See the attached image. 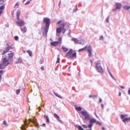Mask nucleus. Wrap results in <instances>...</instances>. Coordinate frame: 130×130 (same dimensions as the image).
I'll return each instance as SVG.
<instances>
[{"label":"nucleus","mask_w":130,"mask_h":130,"mask_svg":"<svg viewBox=\"0 0 130 130\" xmlns=\"http://www.w3.org/2000/svg\"><path fill=\"white\" fill-rule=\"evenodd\" d=\"M41 69L42 70H44V68L43 66H42L41 67Z\"/></svg>","instance_id":"3c124183"},{"label":"nucleus","mask_w":130,"mask_h":130,"mask_svg":"<svg viewBox=\"0 0 130 130\" xmlns=\"http://www.w3.org/2000/svg\"><path fill=\"white\" fill-rule=\"evenodd\" d=\"M43 125H44V126H45V123H43Z\"/></svg>","instance_id":"774afa93"},{"label":"nucleus","mask_w":130,"mask_h":130,"mask_svg":"<svg viewBox=\"0 0 130 130\" xmlns=\"http://www.w3.org/2000/svg\"><path fill=\"white\" fill-rule=\"evenodd\" d=\"M19 4H18V2L15 5L14 7L15 8H18L19 7Z\"/></svg>","instance_id":"c756f323"},{"label":"nucleus","mask_w":130,"mask_h":130,"mask_svg":"<svg viewBox=\"0 0 130 130\" xmlns=\"http://www.w3.org/2000/svg\"><path fill=\"white\" fill-rule=\"evenodd\" d=\"M81 113L83 116H85L88 114L87 112L85 111H82L81 112Z\"/></svg>","instance_id":"b1692460"},{"label":"nucleus","mask_w":130,"mask_h":130,"mask_svg":"<svg viewBox=\"0 0 130 130\" xmlns=\"http://www.w3.org/2000/svg\"><path fill=\"white\" fill-rule=\"evenodd\" d=\"M72 40L75 43L77 44L79 43V44H83L84 42H85V41L83 40H81L80 42H78V40L76 38H72Z\"/></svg>","instance_id":"423d86ee"},{"label":"nucleus","mask_w":130,"mask_h":130,"mask_svg":"<svg viewBox=\"0 0 130 130\" xmlns=\"http://www.w3.org/2000/svg\"><path fill=\"white\" fill-rule=\"evenodd\" d=\"M109 73L110 75L114 79H115V78H114V77L112 75L111 73L109 71Z\"/></svg>","instance_id":"ea45409f"},{"label":"nucleus","mask_w":130,"mask_h":130,"mask_svg":"<svg viewBox=\"0 0 130 130\" xmlns=\"http://www.w3.org/2000/svg\"><path fill=\"white\" fill-rule=\"evenodd\" d=\"M120 87L121 88H122V89H124L125 88V87L124 86H120Z\"/></svg>","instance_id":"5fc2aeb1"},{"label":"nucleus","mask_w":130,"mask_h":130,"mask_svg":"<svg viewBox=\"0 0 130 130\" xmlns=\"http://www.w3.org/2000/svg\"><path fill=\"white\" fill-rule=\"evenodd\" d=\"M99 101H100V102H102V100L100 98Z\"/></svg>","instance_id":"4d7b16f0"},{"label":"nucleus","mask_w":130,"mask_h":130,"mask_svg":"<svg viewBox=\"0 0 130 130\" xmlns=\"http://www.w3.org/2000/svg\"><path fill=\"white\" fill-rule=\"evenodd\" d=\"M128 93L129 94H130V88H129V90L128 91Z\"/></svg>","instance_id":"864d4df0"},{"label":"nucleus","mask_w":130,"mask_h":130,"mask_svg":"<svg viewBox=\"0 0 130 130\" xmlns=\"http://www.w3.org/2000/svg\"><path fill=\"white\" fill-rule=\"evenodd\" d=\"M82 126L84 127L85 128H87L88 127L86 125H82Z\"/></svg>","instance_id":"de8ad7c7"},{"label":"nucleus","mask_w":130,"mask_h":130,"mask_svg":"<svg viewBox=\"0 0 130 130\" xmlns=\"http://www.w3.org/2000/svg\"><path fill=\"white\" fill-rule=\"evenodd\" d=\"M3 123L4 124H5L6 126H8V124L7 123L6 121L5 120H4V121Z\"/></svg>","instance_id":"72a5a7b5"},{"label":"nucleus","mask_w":130,"mask_h":130,"mask_svg":"<svg viewBox=\"0 0 130 130\" xmlns=\"http://www.w3.org/2000/svg\"><path fill=\"white\" fill-rule=\"evenodd\" d=\"M55 94L57 96L59 97L60 95L57 93H55Z\"/></svg>","instance_id":"09e8293b"},{"label":"nucleus","mask_w":130,"mask_h":130,"mask_svg":"<svg viewBox=\"0 0 130 130\" xmlns=\"http://www.w3.org/2000/svg\"><path fill=\"white\" fill-rule=\"evenodd\" d=\"M96 124H98L99 125H101V124L100 122L97 121L96 122Z\"/></svg>","instance_id":"79ce46f5"},{"label":"nucleus","mask_w":130,"mask_h":130,"mask_svg":"<svg viewBox=\"0 0 130 130\" xmlns=\"http://www.w3.org/2000/svg\"><path fill=\"white\" fill-rule=\"evenodd\" d=\"M109 73L110 75L114 79H115V78H114V77L112 75L111 73L109 71Z\"/></svg>","instance_id":"4c0bfd02"},{"label":"nucleus","mask_w":130,"mask_h":130,"mask_svg":"<svg viewBox=\"0 0 130 130\" xmlns=\"http://www.w3.org/2000/svg\"><path fill=\"white\" fill-rule=\"evenodd\" d=\"M43 22L45 24V27L44 29L43 34V36H46L50 24V19L47 18H44Z\"/></svg>","instance_id":"f03ea898"},{"label":"nucleus","mask_w":130,"mask_h":130,"mask_svg":"<svg viewBox=\"0 0 130 130\" xmlns=\"http://www.w3.org/2000/svg\"><path fill=\"white\" fill-rule=\"evenodd\" d=\"M20 14V11H18L17 13L16 14V17H17V19L19 20L20 19H19V16Z\"/></svg>","instance_id":"2eb2a0df"},{"label":"nucleus","mask_w":130,"mask_h":130,"mask_svg":"<svg viewBox=\"0 0 130 130\" xmlns=\"http://www.w3.org/2000/svg\"><path fill=\"white\" fill-rule=\"evenodd\" d=\"M30 1H28L27 3H26L25 4V5H26L27 4H28V3H30Z\"/></svg>","instance_id":"603ef678"},{"label":"nucleus","mask_w":130,"mask_h":130,"mask_svg":"<svg viewBox=\"0 0 130 130\" xmlns=\"http://www.w3.org/2000/svg\"><path fill=\"white\" fill-rule=\"evenodd\" d=\"M109 17L107 18L106 20V22H107L108 23L109 22Z\"/></svg>","instance_id":"8fccbe9b"},{"label":"nucleus","mask_w":130,"mask_h":130,"mask_svg":"<svg viewBox=\"0 0 130 130\" xmlns=\"http://www.w3.org/2000/svg\"><path fill=\"white\" fill-rule=\"evenodd\" d=\"M116 9H120L121 7V5L120 3H117L116 4Z\"/></svg>","instance_id":"f8f14e48"},{"label":"nucleus","mask_w":130,"mask_h":130,"mask_svg":"<svg viewBox=\"0 0 130 130\" xmlns=\"http://www.w3.org/2000/svg\"><path fill=\"white\" fill-rule=\"evenodd\" d=\"M60 23V24L59 27L56 29V35L59 37L60 34L61 32V31L62 30L63 33L64 34L66 30H67L69 28L68 24L66 22H63V21L60 20L57 23V24H58Z\"/></svg>","instance_id":"f257e3e1"},{"label":"nucleus","mask_w":130,"mask_h":130,"mask_svg":"<svg viewBox=\"0 0 130 130\" xmlns=\"http://www.w3.org/2000/svg\"><path fill=\"white\" fill-rule=\"evenodd\" d=\"M6 66L2 63L0 64V69H3L5 68Z\"/></svg>","instance_id":"6ab92c4d"},{"label":"nucleus","mask_w":130,"mask_h":130,"mask_svg":"<svg viewBox=\"0 0 130 130\" xmlns=\"http://www.w3.org/2000/svg\"><path fill=\"white\" fill-rule=\"evenodd\" d=\"M123 8L125 9L128 10L130 8V6L129 7H127L126 6H125L123 7Z\"/></svg>","instance_id":"a878e982"},{"label":"nucleus","mask_w":130,"mask_h":130,"mask_svg":"<svg viewBox=\"0 0 130 130\" xmlns=\"http://www.w3.org/2000/svg\"><path fill=\"white\" fill-rule=\"evenodd\" d=\"M102 128L103 130H104L105 129V128L104 127H102Z\"/></svg>","instance_id":"338daca9"},{"label":"nucleus","mask_w":130,"mask_h":130,"mask_svg":"<svg viewBox=\"0 0 130 130\" xmlns=\"http://www.w3.org/2000/svg\"><path fill=\"white\" fill-rule=\"evenodd\" d=\"M129 120V118H126L123 119L122 121L124 123H125L126 122H128V121Z\"/></svg>","instance_id":"412c9836"},{"label":"nucleus","mask_w":130,"mask_h":130,"mask_svg":"<svg viewBox=\"0 0 130 130\" xmlns=\"http://www.w3.org/2000/svg\"><path fill=\"white\" fill-rule=\"evenodd\" d=\"M104 104H102L101 105V106L102 107V108H104Z\"/></svg>","instance_id":"6e6d98bb"},{"label":"nucleus","mask_w":130,"mask_h":130,"mask_svg":"<svg viewBox=\"0 0 130 130\" xmlns=\"http://www.w3.org/2000/svg\"><path fill=\"white\" fill-rule=\"evenodd\" d=\"M93 97V96L92 95H90L89 96V97L90 98H91V97Z\"/></svg>","instance_id":"e2e57ef3"},{"label":"nucleus","mask_w":130,"mask_h":130,"mask_svg":"<svg viewBox=\"0 0 130 130\" xmlns=\"http://www.w3.org/2000/svg\"><path fill=\"white\" fill-rule=\"evenodd\" d=\"M50 43L52 46H56L59 44V42L57 41H55L51 42Z\"/></svg>","instance_id":"9b49d317"},{"label":"nucleus","mask_w":130,"mask_h":130,"mask_svg":"<svg viewBox=\"0 0 130 130\" xmlns=\"http://www.w3.org/2000/svg\"><path fill=\"white\" fill-rule=\"evenodd\" d=\"M8 47H6L5 50L3 51V53L2 54V55H5V53L8 52L10 49H12L13 48V45L10 43H8L7 44Z\"/></svg>","instance_id":"7ed1b4c3"},{"label":"nucleus","mask_w":130,"mask_h":130,"mask_svg":"<svg viewBox=\"0 0 130 130\" xmlns=\"http://www.w3.org/2000/svg\"><path fill=\"white\" fill-rule=\"evenodd\" d=\"M9 59L6 57L3 59L2 63L6 66L9 63Z\"/></svg>","instance_id":"0eeeda50"},{"label":"nucleus","mask_w":130,"mask_h":130,"mask_svg":"<svg viewBox=\"0 0 130 130\" xmlns=\"http://www.w3.org/2000/svg\"><path fill=\"white\" fill-rule=\"evenodd\" d=\"M96 67L99 72L101 73H103V69L101 66L100 64L97 63L96 64Z\"/></svg>","instance_id":"39448f33"},{"label":"nucleus","mask_w":130,"mask_h":130,"mask_svg":"<svg viewBox=\"0 0 130 130\" xmlns=\"http://www.w3.org/2000/svg\"><path fill=\"white\" fill-rule=\"evenodd\" d=\"M21 90L20 89H18L16 91V93L17 94H18L20 91Z\"/></svg>","instance_id":"7c9ffc66"},{"label":"nucleus","mask_w":130,"mask_h":130,"mask_svg":"<svg viewBox=\"0 0 130 130\" xmlns=\"http://www.w3.org/2000/svg\"><path fill=\"white\" fill-rule=\"evenodd\" d=\"M5 7L4 5H2L0 7V15L3 13L2 11L4 10Z\"/></svg>","instance_id":"4468645a"},{"label":"nucleus","mask_w":130,"mask_h":130,"mask_svg":"<svg viewBox=\"0 0 130 130\" xmlns=\"http://www.w3.org/2000/svg\"><path fill=\"white\" fill-rule=\"evenodd\" d=\"M76 109V110L80 111L82 109L80 107H78L75 108Z\"/></svg>","instance_id":"c85d7f7f"},{"label":"nucleus","mask_w":130,"mask_h":130,"mask_svg":"<svg viewBox=\"0 0 130 130\" xmlns=\"http://www.w3.org/2000/svg\"><path fill=\"white\" fill-rule=\"evenodd\" d=\"M21 30L22 31L23 33H25L26 31V28L25 26L23 28H21Z\"/></svg>","instance_id":"f3484780"},{"label":"nucleus","mask_w":130,"mask_h":130,"mask_svg":"<svg viewBox=\"0 0 130 130\" xmlns=\"http://www.w3.org/2000/svg\"><path fill=\"white\" fill-rule=\"evenodd\" d=\"M103 37L102 36H101L100 38L99 39L100 40H103Z\"/></svg>","instance_id":"49530a36"},{"label":"nucleus","mask_w":130,"mask_h":130,"mask_svg":"<svg viewBox=\"0 0 130 130\" xmlns=\"http://www.w3.org/2000/svg\"><path fill=\"white\" fill-rule=\"evenodd\" d=\"M28 121L29 122H32L33 123H34V121H32V120L30 119H28Z\"/></svg>","instance_id":"a18cd8bd"},{"label":"nucleus","mask_w":130,"mask_h":130,"mask_svg":"<svg viewBox=\"0 0 130 130\" xmlns=\"http://www.w3.org/2000/svg\"><path fill=\"white\" fill-rule=\"evenodd\" d=\"M90 123H93L95 122L96 121V120L94 119H90Z\"/></svg>","instance_id":"a211bd4d"},{"label":"nucleus","mask_w":130,"mask_h":130,"mask_svg":"<svg viewBox=\"0 0 130 130\" xmlns=\"http://www.w3.org/2000/svg\"><path fill=\"white\" fill-rule=\"evenodd\" d=\"M60 59L59 58H57V61L56 62V63H58L59 62Z\"/></svg>","instance_id":"37998d69"},{"label":"nucleus","mask_w":130,"mask_h":130,"mask_svg":"<svg viewBox=\"0 0 130 130\" xmlns=\"http://www.w3.org/2000/svg\"><path fill=\"white\" fill-rule=\"evenodd\" d=\"M121 94V93L120 92H119V96H120Z\"/></svg>","instance_id":"680f3d73"},{"label":"nucleus","mask_w":130,"mask_h":130,"mask_svg":"<svg viewBox=\"0 0 130 130\" xmlns=\"http://www.w3.org/2000/svg\"><path fill=\"white\" fill-rule=\"evenodd\" d=\"M18 21H16V23L18 25L21 26H22L24 25L25 23L24 22L23 20H20L19 19Z\"/></svg>","instance_id":"6e6552de"},{"label":"nucleus","mask_w":130,"mask_h":130,"mask_svg":"<svg viewBox=\"0 0 130 130\" xmlns=\"http://www.w3.org/2000/svg\"><path fill=\"white\" fill-rule=\"evenodd\" d=\"M75 9H74L73 10V11L74 12H75L77 10V5H76L75 6Z\"/></svg>","instance_id":"c9c22d12"},{"label":"nucleus","mask_w":130,"mask_h":130,"mask_svg":"<svg viewBox=\"0 0 130 130\" xmlns=\"http://www.w3.org/2000/svg\"><path fill=\"white\" fill-rule=\"evenodd\" d=\"M96 97H97V96L95 95H93V98H96Z\"/></svg>","instance_id":"052dcab7"},{"label":"nucleus","mask_w":130,"mask_h":130,"mask_svg":"<svg viewBox=\"0 0 130 130\" xmlns=\"http://www.w3.org/2000/svg\"><path fill=\"white\" fill-rule=\"evenodd\" d=\"M125 116L123 115H121V118L122 119H123L124 118Z\"/></svg>","instance_id":"c03bdc74"},{"label":"nucleus","mask_w":130,"mask_h":130,"mask_svg":"<svg viewBox=\"0 0 130 130\" xmlns=\"http://www.w3.org/2000/svg\"><path fill=\"white\" fill-rule=\"evenodd\" d=\"M3 72V71L2 70H0V73H2Z\"/></svg>","instance_id":"bf43d9fd"},{"label":"nucleus","mask_w":130,"mask_h":130,"mask_svg":"<svg viewBox=\"0 0 130 130\" xmlns=\"http://www.w3.org/2000/svg\"><path fill=\"white\" fill-rule=\"evenodd\" d=\"M92 124H89L88 125V127L89 128H90V129H91V127H92Z\"/></svg>","instance_id":"a19ab883"},{"label":"nucleus","mask_w":130,"mask_h":130,"mask_svg":"<svg viewBox=\"0 0 130 130\" xmlns=\"http://www.w3.org/2000/svg\"><path fill=\"white\" fill-rule=\"evenodd\" d=\"M78 129L79 130H83V128L80 126H79Z\"/></svg>","instance_id":"f704fd0d"},{"label":"nucleus","mask_w":130,"mask_h":130,"mask_svg":"<svg viewBox=\"0 0 130 130\" xmlns=\"http://www.w3.org/2000/svg\"><path fill=\"white\" fill-rule=\"evenodd\" d=\"M54 117L57 119V120H59L60 119V118L59 116L56 113L54 114Z\"/></svg>","instance_id":"5701e85b"},{"label":"nucleus","mask_w":130,"mask_h":130,"mask_svg":"<svg viewBox=\"0 0 130 130\" xmlns=\"http://www.w3.org/2000/svg\"><path fill=\"white\" fill-rule=\"evenodd\" d=\"M10 53H8V57H7V58L9 59H12L13 58V56H14V54L13 52H12L11 51H10Z\"/></svg>","instance_id":"9d476101"},{"label":"nucleus","mask_w":130,"mask_h":130,"mask_svg":"<svg viewBox=\"0 0 130 130\" xmlns=\"http://www.w3.org/2000/svg\"><path fill=\"white\" fill-rule=\"evenodd\" d=\"M88 46H86L85 47L83 48L82 49H80L78 51L80 52L81 51H85L86 48H87Z\"/></svg>","instance_id":"aec40b11"},{"label":"nucleus","mask_w":130,"mask_h":130,"mask_svg":"<svg viewBox=\"0 0 130 130\" xmlns=\"http://www.w3.org/2000/svg\"><path fill=\"white\" fill-rule=\"evenodd\" d=\"M73 52V50L70 49L69 50V51L66 53V55L69 57L71 58H76V53L75 52H74L72 54Z\"/></svg>","instance_id":"20e7f679"},{"label":"nucleus","mask_w":130,"mask_h":130,"mask_svg":"<svg viewBox=\"0 0 130 130\" xmlns=\"http://www.w3.org/2000/svg\"><path fill=\"white\" fill-rule=\"evenodd\" d=\"M60 3H61V1H60V2H59V5H60Z\"/></svg>","instance_id":"69168bd1"},{"label":"nucleus","mask_w":130,"mask_h":130,"mask_svg":"<svg viewBox=\"0 0 130 130\" xmlns=\"http://www.w3.org/2000/svg\"><path fill=\"white\" fill-rule=\"evenodd\" d=\"M61 40H62V38L61 37H60L58 38V42H59V44H61Z\"/></svg>","instance_id":"cd10ccee"},{"label":"nucleus","mask_w":130,"mask_h":130,"mask_svg":"<svg viewBox=\"0 0 130 130\" xmlns=\"http://www.w3.org/2000/svg\"><path fill=\"white\" fill-rule=\"evenodd\" d=\"M87 50L89 54L88 56L90 57H91L92 55L91 52L92 49L90 45H89L88 46Z\"/></svg>","instance_id":"1a4fd4ad"},{"label":"nucleus","mask_w":130,"mask_h":130,"mask_svg":"<svg viewBox=\"0 0 130 130\" xmlns=\"http://www.w3.org/2000/svg\"><path fill=\"white\" fill-rule=\"evenodd\" d=\"M27 120H26L25 121H24V125H22V126L21 127V128L22 130H23V129H25V128L24 127V125H27V123H26Z\"/></svg>","instance_id":"ddd939ff"},{"label":"nucleus","mask_w":130,"mask_h":130,"mask_svg":"<svg viewBox=\"0 0 130 130\" xmlns=\"http://www.w3.org/2000/svg\"><path fill=\"white\" fill-rule=\"evenodd\" d=\"M4 3V1L3 0H0V5H2Z\"/></svg>","instance_id":"473e14b6"},{"label":"nucleus","mask_w":130,"mask_h":130,"mask_svg":"<svg viewBox=\"0 0 130 130\" xmlns=\"http://www.w3.org/2000/svg\"><path fill=\"white\" fill-rule=\"evenodd\" d=\"M27 52L28 53L29 55L31 57L32 56V52L29 50H28L27 51Z\"/></svg>","instance_id":"393cba45"},{"label":"nucleus","mask_w":130,"mask_h":130,"mask_svg":"<svg viewBox=\"0 0 130 130\" xmlns=\"http://www.w3.org/2000/svg\"><path fill=\"white\" fill-rule=\"evenodd\" d=\"M44 117L46 118V122L47 123H49L50 122V120H49V119L48 116L44 115Z\"/></svg>","instance_id":"dca6fc26"},{"label":"nucleus","mask_w":130,"mask_h":130,"mask_svg":"<svg viewBox=\"0 0 130 130\" xmlns=\"http://www.w3.org/2000/svg\"><path fill=\"white\" fill-rule=\"evenodd\" d=\"M2 77H1V75H0V81H1V79H2Z\"/></svg>","instance_id":"0e129e2a"},{"label":"nucleus","mask_w":130,"mask_h":130,"mask_svg":"<svg viewBox=\"0 0 130 130\" xmlns=\"http://www.w3.org/2000/svg\"><path fill=\"white\" fill-rule=\"evenodd\" d=\"M109 73L110 75L114 79H115V78H114V77L112 75L111 73L109 71Z\"/></svg>","instance_id":"e433bc0d"},{"label":"nucleus","mask_w":130,"mask_h":130,"mask_svg":"<svg viewBox=\"0 0 130 130\" xmlns=\"http://www.w3.org/2000/svg\"><path fill=\"white\" fill-rule=\"evenodd\" d=\"M85 119H90V118L89 115L87 114L85 116Z\"/></svg>","instance_id":"bb28decb"},{"label":"nucleus","mask_w":130,"mask_h":130,"mask_svg":"<svg viewBox=\"0 0 130 130\" xmlns=\"http://www.w3.org/2000/svg\"><path fill=\"white\" fill-rule=\"evenodd\" d=\"M62 48L63 51L65 52H66L68 50V49L64 47H62Z\"/></svg>","instance_id":"4be33fe9"},{"label":"nucleus","mask_w":130,"mask_h":130,"mask_svg":"<svg viewBox=\"0 0 130 130\" xmlns=\"http://www.w3.org/2000/svg\"><path fill=\"white\" fill-rule=\"evenodd\" d=\"M14 39L16 40H18V39L19 37L17 36H16L14 37Z\"/></svg>","instance_id":"2f4dec72"},{"label":"nucleus","mask_w":130,"mask_h":130,"mask_svg":"<svg viewBox=\"0 0 130 130\" xmlns=\"http://www.w3.org/2000/svg\"><path fill=\"white\" fill-rule=\"evenodd\" d=\"M109 73L110 75L114 79H115V78H114V77L112 75L111 73L109 71Z\"/></svg>","instance_id":"58836bf2"},{"label":"nucleus","mask_w":130,"mask_h":130,"mask_svg":"<svg viewBox=\"0 0 130 130\" xmlns=\"http://www.w3.org/2000/svg\"><path fill=\"white\" fill-rule=\"evenodd\" d=\"M43 61H40V63L41 64H42L43 63Z\"/></svg>","instance_id":"13d9d810"}]
</instances>
